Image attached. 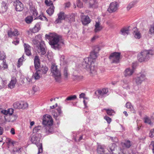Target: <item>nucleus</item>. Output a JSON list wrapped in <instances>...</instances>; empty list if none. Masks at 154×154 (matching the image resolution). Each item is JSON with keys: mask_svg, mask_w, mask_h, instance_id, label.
<instances>
[{"mask_svg": "<svg viewBox=\"0 0 154 154\" xmlns=\"http://www.w3.org/2000/svg\"><path fill=\"white\" fill-rule=\"evenodd\" d=\"M8 66L6 63L5 60H0V70L4 69L7 68Z\"/></svg>", "mask_w": 154, "mask_h": 154, "instance_id": "c85d7f7f", "label": "nucleus"}, {"mask_svg": "<svg viewBox=\"0 0 154 154\" xmlns=\"http://www.w3.org/2000/svg\"><path fill=\"white\" fill-rule=\"evenodd\" d=\"M8 8L6 3L5 2H3L2 3V5L0 9L1 11L2 12H5Z\"/></svg>", "mask_w": 154, "mask_h": 154, "instance_id": "473e14b6", "label": "nucleus"}, {"mask_svg": "<svg viewBox=\"0 0 154 154\" xmlns=\"http://www.w3.org/2000/svg\"><path fill=\"white\" fill-rule=\"evenodd\" d=\"M129 31L128 28H125L122 29L121 32L122 35L126 36L128 35Z\"/></svg>", "mask_w": 154, "mask_h": 154, "instance_id": "f704fd0d", "label": "nucleus"}, {"mask_svg": "<svg viewBox=\"0 0 154 154\" xmlns=\"http://www.w3.org/2000/svg\"><path fill=\"white\" fill-rule=\"evenodd\" d=\"M149 135L151 137H152L154 136V129H152L150 132Z\"/></svg>", "mask_w": 154, "mask_h": 154, "instance_id": "680f3d73", "label": "nucleus"}, {"mask_svg": "<svg viewBox=\"0 0 154 154\" xmlns=\"http://www.w3.org/2000/svg\"><path fill=\"white\" fill-rule=\"evenodd\" d=\"M7 142L9 144H11L13 145H14L15 143V142L14 141L12 140L10 138H7L6 139Z\"/></svg>", "mask_w": 154, "mask_h": 154, "instance_id": "13d9d810", "label": "nucleus"}, {"mask_svg": "<svg viewBox=\"0 0 154 154\" xmlns=\"http://www.w3.org/2000/svg\"><path fill=\"white\" fill-rule=\"evenodd\" d=\"M51 70L52 75L56 81H60L61 79V75L60 70L57 66L54 63H52Z\"/></svg>", "mask_w": 154, "mask_h": 154, "instance_id": "20e7f679", "label": "nucleus"}, {"mask_svg": "<svg viewBox=\"0 0 154 154\" xmlns=\"http://www.w3.org/2000/svg\"><path fill=\"white\" fill-rule=\"evenodd\" d=\"M33 15L35 17L37 16L38 13L35 9H34L32 13Z\"/></svg>", "mask_w": 154, "mask_h": 154, "instance_id": "338daca9", "label": "nucleus"}, {"mask_svg": "<svg viewBox=\"0 0 154 154\" xmlns=\"http://www.w3.org/2000/svg\"><path fill=\"white\" fill-rule=\"evenodd\" d=\"M76 96L75 95H71L68 97L65 100V101L66 102L68 100H73L76 99Z\"/></svg>", "mask_w": 154, "mask_h": 154, "instance_id": "79ce46f5", "label": "nucleus"}, {"mask_svg": "<svg viewBox=\"0 0 154 154\" xmlns=\"http://www.w3.org/2000/svg\"><path fill=\"white\" fill-rule=\"evenodd\" d=\"M134 5V4L133 2L131 3L127 7V8L128 10H130L131 8H133Z\"/></svg>", "mask_w": 154, "mask_h": 154, "instance_id": "4d7b16f0", "label": "nucleus"}, {"mask_svg": "<svg viewBox=\"0 0 154 154\" xmlns=\"http://www.w3.org/2000/svg\"><path fill=\"white\" fill-rule=\"evenodd\" d=\"M32 90L35 92H36L38 91L39 90V89L38 87L35 86H33L32 87Z\"/></svg>", "mask_w": 154, "mask_h": 154, "instance_id": "e2e57ef3", "label": "nucleus"}, {"mask_svg": "<svg viewBox=\"0 0 154 154\" xmlns=\"http://www.w3.org/2000/svg\"><path fill=\"white\" fill-rule=\"evenodd\" d=\"M98 54L95 51L91 52L90 57L85 58L82 62L83 67L89 73L93 75L96 72L97 67L94 64L95 59L98 56Z\"/></svg>", "mask_w": 154, "mask_h": 154, "instance_id": "f257e3e1", "label": "nucleus"}, {"mask_svg": "<svg viewBox=\"0 0 154 154\" xmlns=\"http://www.w3.org/2000/svg\"><path fill=\"white\" fill-rule=\"evenodd\" d=\"M54 6H51L47 11V13L50 16L54 12Z\"/></svg>", "mask_w": 154, "mask_h": 154, "instance_id": "e433bc0d", "label": "nucleus"}, {"mask_svg": "<svg viewBox=\"0 0 154 154\" xmlns=\"http://www.w3.org/2000/svg\"><path fill=\"white\" fill-rule=\"evenodd\" d=\"M116 147H116L115 144L112 143L109 145L108 149L109 151H110L111 152H112V151Z\"/></svg>", "mask_w": 154, "mask_h": 154, "instance_id": "58836bf2", "label": "nucleus"}, {"mask_svg": "<svg viewBox=\"0 0 154 154\" xmlns=\"http://www.w3.org/2000/svg\"><path fill=\"white\" fill-rule=\"evenodd\" d=\"M40 29V25L38 23L36 24L34 27L32 29V32L34 33L38 32Z\"/></svg>", "mask_w": 154, "mask_h": 154, "instance_id": "2f4dec72", "label": "nucleus"}, {"mask_svg": "<svg viewBox=\"0 0 154 154\" xmlns=\"http://www.w3.org/2000/svg\"><path fill=\"white\" fill-rule=\"evenodd\" d=\"M105 146L104 145H98L97 151L98 153L100 154H103L104 152V149Z\"/></svg>", "mask_w": 154, "mask_h": 154, "instance_id": "aec40b11", "label": "nucleus"}, {"mask_svg": "<svg viewBox=\"0 0 154 154\" xmlns=\"http://www.w3.org/2000/svg\"><path fill=\"white\" fill-rule=\"evenodd\" d=\"M104 119L106 120L108 123H110L111 122V119L107 116H105L104 117Z\"/></svg>", "mask_w": 154, "mask_h": 154, "instance_id": "bf43d9fd", "label": "nucleus"}, {"mask_svg": "<svg viewBox=\"0 0 154 154\" xmlns=\"http://www.w3.org/2000/svg\"><path fill=\"white\" fill-rule=\"evenodd\" d=\"M1 113L5 115H12L14 112V110L12 109H8V110H3L2 109Z\"/></svg>", "mask_w": 154, "mask_h": 154, "instance_id": "4be33fe9", "label": "nucleus"}, {"mask_svg": "<svg viewBox=\"0 0 154 154\" xmlns=\"http://www.w3.org/2000/svg\"><path fill=\"white\" fill-rule=\"evenodd\" d=\"M41 36L40 35H38L36 36L35 38L32 40V43L37 47L39 43V40H40Z\"/></svg>", "mask_w": 154, "mask_h": 154, "instance_id": "a878e982", "label": "nucleus"}, {"mask_svg": "<svg viewBox=\"0 0 154 154\" xmlns=\"http://www.w3.org/2000/svg\"><path fill=\"white\" fill-rule=\"evenodd\" d=\"M35 67L36 69H38L40 66L39 60L38 56H35L34 60Z\"/></svg>", "mask_w": 154, "mask_h": 154, "instance_id": "393cba45", "label": "nucleus"}, {"mask_svg": "<svg viewBox=\"0 0 154 154\" xmlns=\"http://www.w3.org/2000/svg\"><path fill=\"white\" fill-rule=\"evenodd\" d=\"M58 18L55 22L56 23H60L62 20H64L67 16L63 12H60L58 14Z\"/></svg>", "mask_w": 154, "mask_h": 154, "instance_id": "2eb2a0df", "label": "nucleus"}, {"mask_svg": "<svg viewBox=\"0 0 154 154\" xmlns=\"http://www.w3.org/2000/svg\"><path fill=\"white\" fill-rule=\"evenodd\" d=\"M42 123L45 125L51 126L52 125L53 120L51 116L46 115L43 116Z\"/></svg>", "mask_w": 154, "mask_h": 154, "instance_id": "6e6552de", "label": "nucleus"}, {"mask_svg": "<svg viewBox=\"0 0 154 154\" xmlns=\"http://www.w3.org/2000/svg\"><path fill=\"white\" fill-rule=\"evenodd\" d=\"M7 84L6 80H4L0 77V88H2L5 87Z\"/></svg>", "mask_w": 154, "mask_h": 154, "instance_id": "72a5a7b5", "label": "nucleus"}, {"mask_svg": "<svg viewBox=\"0 0 154 154\" xmlns=\"http://www.w3.org/2000/svg\"><path fill=\"white\" fill-rule=\"evenodd\" d=\"M24 56L23 55L22 57H20L18 60V63L17 64V66L18 67H20V66L22 64V62L24 61Z\"/></svg>", "mask_w": 154, "mask_h": 154, "instance_id": "a19ab883", "label": "nucleus"}, {"mask_svg": "<svg viewBox=\"0 0 154 154\" xmlns=\"http://www.w3.org/2000/svg\"><path fill=\"white\" fill-rule=\"evenodd\" d=\"M82 79V76H73V79L75 80H80Z\"/></svg>", "mask_w": 154, "mask_h": 154, "instance_id": "052dcab7", "label": "nucleus"}, {"mask_svg": "<svg viewBox=\"0 0 154 154\" xmlns=\"http://www.w3.org/2000/svg\"><path fill=\"white\" fill-rule=\"evenodd\" d=\"M140 122V120H137V121H136L137 123V130H139L140 129L141 126L140 125H138V124Z\"/></svg>", "mask_w": 154, "mask_h": 154, "instance_id": "0e129e2a", "label": "nucleus"}, {"mask_svg": "<svg viewBox=\"0 0 154 154\" xmlns=\"http://www.w3.org/2000/svg\"><path fill=\"white\" fill-rule=\"evenodd\" d=\"M100 49V47L99 46L97 45L95 47L94 50L93 51L97 52V54H98V53Z\"/></svg>", "mask_w": 154, "mask_h": 154, "instance_id": "6e6d98bb", "label": "nucleus"}, {"mask_svg": "<svg viewBox=\"0 0 154 154\" xmlns=\"http://www.w3.org/2000/svg\"><path fill=\"white\" fill-rule=\"evenodd\" d=\"M154 54V52L152 50L143 51L138 54V60L140 62L147 61L149 58L150 55Z\"/></svg>", "mask_w": 154, "mask_h": 154, "instance_id": "39448f33", "label": "nucleus"}, {"mask_svg": "<svg viewBox=\"0 0 154 154\" xmlns=\"http://www.w3.org/2000/svg\"><path fill=\"white\" fill-rule=\"evenodd\" d=\"M104 109L106 111L107 114L109 116L113 115L115 113L114 111L112 109Z\"/></svg>", "mask_w": 154, "mask_h": 154, "instance_id": "ea45409f", "label": "nucleus"}, {"mask_svg": "<svg viewBox=\"0 0 154 154\" xmlns=\"http://www.w3.org/2000/svg\"><path fill=\"white\" fill-rule=\"evenodd\" d=\"M149 33L151 35L154 34V23L150 26L149 30Z\"/></svg>", "mask_w": 154, "mask_h": 154, "instance_id": "09e8293b", "label": "nucleus"}, {"mask_svg": "<svg viewBox=\"0 0 154 154\" xmlns=\"http://www.w3.org/2000/svg\"><path fill=\"white\" fill-rule=\"evenodd\" d=\"M63 75L66 79H67L68 77L69 74L68 72V69L66 67L64 69Z\"/></svg>", "mask_w": 154, "mask_h": 154, "instance_id": "de8ad7c7", "label": "nucleus"}, {"mask_svg": "<svg viewBox=\"0 0 154 154\" xmlns=\"http://www.w3.org/2000/svg\"><path fill=\"white\" fill-rule=\"evenodd\" d=\"M123 152L122 149L119 147H117L112 152V154H121Z\"/></svg>", "mask_w": 154, "mask_h": 154, "instance_id": "7c9ffc66", "label": "nucleus"}, {"mask_svg": "<svg viewBox=\"0 0 154 154\" xmlns=\"http://www.w3.org/2000/svg\"><path fill=\"white\" fill-rule=\"evenodd\" d=\"M150 146H152V150L153 152L154 153V142L152 141L150 144Z\"/></svg>", "mask_w": 154, "mask_h": 154, "instance_id": "774afa93", "label": "nucleus"}, {"mask_svg": "<svg viewBox=\"0 0 154 154\" xmlns=\"http://www.w3.org/2000/svg\"><path fill=\"white\" fill-rule=\"evenodd\" d=\"M80 98H83L84 99L83 100V103L85 106V107H86L87 103L86 102L85 99H86L87 98L85 97V94L84 93H82L79 95Z\"/></svg>", "mask_w": 154, "mask_h": 154, "instance_id": "37998d69", "label": "nucleus"}, {"mask_svg": "<svg viewBox=\"0 0 154 154\" xmlns=\"http://www.w3.org/2000/svg\"><path fill=\"white\" fill-rule=\"evenodd\" d=\"M118 5L116 2L111 3L108 9V11L110 13L116 11L118 9Z\"/></svg>", "mask_w": 154, "mask_h": 154, "instance_id": "9b49d317", "label": "nucleus"}, {"mask_svg": "<svg viewBox=\"0 0 154 154\" xmlns=\"http://www.w3.org/2000/svg\"><path fill=\"white\" fill-rule=\"evenodd\" d=\"M25 52L26 55L29 56L31 54L30 51V47L28 44H24Z\"/></svg>", "mask_w": 154, "mask_h": 154, "instance_id": "b1692460", "label": "nucleus"}, {"mask_svg": "<svg viewBox=\"0 0 154 154\" xmlns=\"http://www.w3.org/2000/svg\"><path fill=\"white\" fill-rule=\"evenodd\" d=\"M126 107L128 109H130V111L132 113H136V111L134 109L132 105H131V103L130 102H127L126 104Z\"/></svg>", "mask_w": 154, "mask_h": 154, "instance_id": "c756f323", "label": "nucleus"}, {"mask_svg": "<svg viewBox=\"0 0 154 154\" xmlns=\"http://www.w3.org/2000/svg\"><path fill=\"white\" fill-rule=\"evenodd\" d=\"M39 135V134H34L32 135L31 139L32 143L36 144L38 147V154L42 152V143H39L40 138Z\"/></svg>", "mask_w": 154, "mask_h": 154, "instance_id": "423d86ee", "label": "nucleus"}, {"mask_svg": "<svg viewBox=\"0 0 154 154\" xmlns=\"http://www.w3.org/2000/svg\"><path fill=\"white\" fill-rule=\"evenodd\" d=\"M146 79V74L145 73H140L134 78L133 82L134 84L136 85L134 87V89L135 90H138V85H141L143 82Z\"/></svg>", "mask_w": 154, "mask_h": 154, "instance_id": "7ed1b4c3", "label": "nucleus"}, {"mask_svg": "<svg viewBox=\"0 0 154 154\" xmlns=\"http://www.w3.org/2000/svg\"><path fill=\"white\" fill-rule=\"evenodd\" d=\"M33 79V77L32 76H28L26 77V79L28 83H31L32 82V80Z\"/></svg>", "mask_w": 154, "mask_h": 154, "instance_id": "603ef678", "label": "nucleus"}, {"mask_svg": "<svg viewBox=\"0 0 154 154\" xmlns=\"http://www.w3.org/2000/svg\"><path fill=\"white\" fill-rule=\"evenodd\" d=\"M134 72V71L133 69L128 68L125 70L124 75L126 77H129L133 74Z\"/></svg>", "mask_w": 154, "mask_h": 154, "instance_id": "a211bd4d", "label": "nucleus"}, {"mask_svg": "<svg viewBox=\"0 0 154 154\" xmlns=\"http://www.w3.org/2000/svg\"><path fill=\"white\" fill-rule=\"evenodd\" d=\"M33 20L32 17L31 16L27 17L25 19V20L27 23H30Z\"/></svg>", "mask_w": 154, "mask_h": 154, "instance_id": "49530a36", "label": "nucleus"}, {"mask_svg": "<svg viewBox=\"0 0 154 154\" xmlns=\"http://www.w3.org/2000/svg\"><path fill=\"white\" fill-rule=\"evenodd\" d=\"M98 93L99 97H102L106 96L108 92V89L107 88H105L97 91Z\"/></svg>", "mask_w": 154, "mask_h": 154, "instance_id": "f3484780", "label": "nucleus"}, {"mask_svg": "<svg viewBox=\"0 0 154 154\" xmlns=\"http://www.w3.org/2000/svg\"><path fill=\"white\" fill-rule=\"evenodd\" d=\"M56 110L58 112V113L55 112L52 113V115L54 116V117L56 119L59 116H60L62 113V111L61 110L60 108H58L56 109Z\"/></svg>", "mask_w": 154, "mask_h": 154, "instance_id": "bb28decb", "label": "nucleus"}, {"mask_svg": "<svg viewBox=\"0 0 154 154\" xmlns=\"http://www.w3.org/2000/svg\"><path fill=\"white\" fill-rule=\"evenodd\" d=\"M17 82V79L15 77H12L11 81L8 84V88L11 89L14 88Z\"/></svg>", "mask_w": 154, "mask_h": 154, "instance_id": "dca6fc26", "label": "nucleus"}, {"mask_svg": "<svg viewBox=\"0 0 154 154\" xmlns=\"http://www.w3.org/2000/svg\"><path fill=\"white\" fill-rule=\"evenodd\" d=\"M13 5L17 11H21L23 9V5L19 0H13Z\"/></svg>", "mask_w": 154, "mask_h": 154, "instance_id": "9d476101", "label": "nucleus"}, {"mask_svg": "<svg viewBox=\"0 0 154 154\" xmlns=\"http://www.w3.org/2000/svg\"><path fill=\"white\" fill-rule=\"evenodd\" d=\"M13 106L15 109H25L27 107L28 104L23 101L16 102L14 103Z\"/></svg>", "mask_w": 154, "mask_h": 154, "instance_id": "1a4fd4ad", "label": "nucleus"}, {"mask_svg": "<svg viewBox=\"0 0 154 154\" xmlns=\"http://www.w3.org/2000/svg\"><path fill=\"white\" fill-rule=\"evenodd\" d=\"M42 129V127L40 126H35L33 129V132L34 133H36L40 131Z\"/></svg>", "mask_w": 154, "mask_h": 154, "instance_id": "c03bdc74", "label": "nucleus"}, {"mask_svg": "<svg viewBox=\"0 0 154 154\" xmlns=\"http://www.w3.org/2000/svg\"><path fill=\"white\" fill-rule=\"evenodd\" d=\"M32 76L35 80L39 79L42 76L41 71L38 69L36 70Z\"/></svg>", "mask_w": 154, "mask_h": 154, "instance_id": "5701e85b", "label": "nucleus"}, {"mask_svg": "<svg viewBox=\"0 0 154 154\" xmlns=\"http://www.w3.org/2000/svg\"><path fill=\"white\" fill-rule=\"evenodd\" d=\"M8 35L9 37L16 36L19 35L17 29H15L14 31H12L11 29H10L8 31Z\"/></svg>", "mask_w": 154, "mask_h": 154, "instance_id": "412c9836", "label": "nucleus"}, {"mask_svg": "<svg viewBox=\"0 0 154 154\" xmlns=\"http://www.w3.org/2000/svg\"><path fill=\"white\" fill-rule=\"evenodd\" d=\"M134 35L135 38H136L139 39L141 37V34L139 31L136 28L134 29Z\"/></svg>", "mask_w": 154, "mask_h": 154, "instance_id": "cd10ccee", "label": "nucleus"}, {"mask_svg": "<svg viewBox=\"0 0 154 154\" xmlns=\"http://www.w3.org/2000/svg\"><path fill=\"white\" fill-rule=\"evenodd\" d=\"M144 122L146 123H147L149 125H151L152 123L150 119L148 117H145L144 118Z\"/></svg>", "mask_w": 154, "mask_h": 154, "instance_id": "8fccbe9b", "label": "nucleus"}, {"mask_svg": "<svg viewBox=\"0 0 154 154\" xmlns=\"http://www.w3.org/2000/svg\"><path fill=\"white\" fill-rule=\"evenodd\" d=\"M83 13H82L81 15V17L82 18V21L83 25H86L89 23L91 20L88 16H83Z\"/></svg>", "mask_w": 154, "mask_h": 154, "instance_id": "4468645a", "label": "nucleus"}, {"mask_svg": "<svg viewBox=\"0 0 154 154\" xmlns=\"http://www.w3.org/2000/svg\"><path fill=\"white\" fill-rule=\"evenodd\" d=\"M39 70L41 71V74H45L46 73L48 70V68L46 66L43 67L42 68L40 69Z\"/></svg>", "mask_w": 154, "mask_h": 154, "instance_id": "a18cd8bd", "label": "nucleus"}, {"mask_svg": "<svg viewBox=\"0 0 154 154\" xmlns=\"http://www.w3.org/2000/svg\"><path fill=\"white\" fill-rule=\"evenodd\" d=\"M88 3L90 8H96L98 5L97 0H89Z\"/></svg>", "mask_w": 154, "mask_h": 154, "instance_id": "6ab92c4d", "label": "nucleus"}, {"mask_svg": "<svg viewBox=\"0 0 154 154\" xmlns=\"http://www.w3.org/2000/svg\"><path fill=\"white\" fill-rule=\"evenodd\" d=\"M65 8H68L70 6V3L69 2H68L65 3Z\"/></svg>", "mask_w": 154, "mask_h": 154, "instance_id": "69168bd1", "label": "nucleus"}, {"mask_svg": "<svg viewBox=\"0 0 154 154\" xmlns=\"http://www.w3.org/2000/svg\"><path fill=\"white\" fill-rule=\"evenodd\" d=\"M77 6L80 8H82L83 7V4L80 0H77Z\"/></svg>", "mask_w": 154, "mask_h": 154, "instance_id": "864d4df0", "label": "nucleus"}, {"mask_svg": "<svg viewBox=\"0 0 154 154\" xmlns=\"http://www.w3.org/2000/svg\"><path fill=\"white\" fill-rule=\"evenodd\" d=\"M45 3L46 5L48 6H53L52 2L50 0H45Z\"/></svg>", "mask_w": 154, "mask_h": 154, "instance_id": "5fc2aeb1", "label": "nucleus"}, {"mask_svg": "<svg viewBox=\"0 0 154 154\" xmlns=\"http://www.w3.org/2000/svg\"><path fill=\"white\" fill-rule=\"evenodd\" d=\"M120 53L115 52L112 53L109 56V59L112 63H117L119 62Z\"/></svg>", "mask_w": 154, "mask_h": 154, "instance_id": "0eeeda50", "label": "nucleus"}, {"mask_svg": "<svg viewBox=\"0 0 154 154\" xmlns=\"http://www.w3.org/2000/svg\"><path fill=\"white\" fill-rule=\"evenodd\" d=\"M122 146L126 148H129L131 146L132 144L131 142L128 140L125 141L123 143H122Z\"/></svg>", "mask_w": 154, "mask_h": 154, "instance_id": "c9c22d12", "label": "nucleus"}, {"mask_svg": "<svg viewBox=\"0 0 154 154\" xmlns=\"http://www.w3.org/2000/svg\"><path fill=\"white\" fill-rule=\"evenodd\" d=\"M100 22V20H99L97 21H96L94 29V31L95 32H100L103 28V26L101 25Z\"/></svg>", "mask_w": 154, "mask_h": 154, "instance_id": "ddd939ff", "label": "nucleus"}, {"mask_svg": "<svg viewBox=\"0 0 154 154\" xmlns=\"http://www.w3.org/2000/svg\"><path fill=\"white\" fill-rule=\"evenodd\" d=\"M45 38L49 40L50 45L55 49L60 48L63 45V43L59 40V36L55 33L46 34Z\"/></svg>", "mask_w": 154, "mask_h": 154, "instance_id": "f03ea898", "label": "nucleus"}, {"mask_svg": "<svg viewBox=\"0 0 154 154\" xmlns=\"http://www.w3.org/2000/svg\"><path fill=\"white\" fill-rule=\"evenodd\" d=\"M50 126L45 125L43 128L44 130H45V132L47 134H49L51 132L52 129Z\"/></svg>", "mask_w": 154, "mask_h": 154, "instance_id": "4c0bfd02", "label": "nucleus"}, {"mask_svg": "<svg viewBox=\"0 0 154 154\" xmlns=\"http://www.w3.org/2000/svg\"><path fill=\"white\" fill-rule=\"evenodd\" d=\"M45 47V45L44 42H42L40 43L39 46L37 49L38 52L40 55H44L45 54L46 52Z\"/></svg>", "mask_w": 154, "mask_h": 154, "instance_id": "f8f14e48", "label": "nucleus"}, {"mask_svg": "<svg viewBox=\"0 0 154 154\" xmlns=\"http://www.w3.org/2000/svg\"><path fill=\"white\" fill-rule=\"evenodd\" d=\"M6 58V55L5 53L3 52H0V60H5Z\"/></svg>", "mask_w": 154, "mask_h": 154, "instance_id": "3c124183", "label": "nucleus"}]
</instances>
